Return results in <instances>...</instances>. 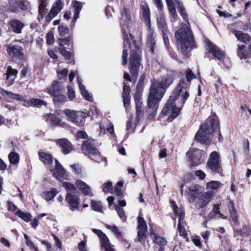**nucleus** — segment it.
<instances>
[{
	"instance_id": "f257e3e1",
	"label": "nucleus",
	"mask_w": 251,
	"mask_h": 251,
	"mask_svg": "<svg viewBox=\"0 0 251 251\" xmlns=\"http://www.w3.org/2000/svg\"><path fill=\"white\" fill-rule=\"evenodd\" d=\"M130 16L128 10L124 8L121 11V24L123 25L122 30L123 34L124 50L123 52V64H126L127 60V51L126 49L129 48L131 49V53L129 59L130 72L133 76L136 77L141 67V50L139 46L133 40L130 34L128 36V31L125 28V25L127 27L129 24ZM142 67V66H141Z\"/></svg>"
},
{
	"instance_id": "f03ea898",
	"label": "nucleus",
	"mask_w": 251,
	"mask_h": 251,
	"mask_svg": "<svg viewBox=\"0 0 251 251\" xmlns=\"http://www.w3.org/2000/svg\"><path fill=\"white\" fill-rule=\"evenodd\" d=\"M189 84L184 79L180 80L163 107L162 113L168 116V121H172L179 114L180 108L189 96Z\"/></svg>"
},
{
	"instance_id": "7ed1b4c3",
	"label": "nucleus",
	"mask_w": 251,
	"mask_h": 251,
	"mask_svg": "<svg viewBox=\"0 0 251 251\" xmlns=\"http://www.w3.org/2000/svg\"><path fill=\"white\" fill-rule=\"evenodd\" d=\"M175 75V73L170 72L157 80L152 81L149 95L150 105H154L156 107L157 101L160 100L166 89L173 83Z\"/></svg>"
},
{
	"instance_id": "20e7f679",
	"label": "nucleus",
	"mask_w": 251,
	"mask_h": 251,
	"mask_svg": "<svg viewBox=\"0 0 251 251\" xmlns=\"http://www.w3.org/2000/svg\"><path fill=\"white\" fill-rule=\"evenodd\" d=\"M176 38L179 43L182 52L185 53L192 48L196 47L192 32L188 24L185 25L180 28L175 34Z\"/></svg>"
},
{
	"instance_id": "39448f33",
	"label": "nucleus",
	"mask_w": 251,
	"mask_h": 251,
	"mask_svg": "<svg viewBox=\"0 0 251 251\" xmlns=\"http://www.w3.org/2000/svg\"><path fill=\"white\" fill-rule=\"evenodd\" d=\"M219 126L218 122L214 119L210 120L209 122L202 124L195 135V139L199 142L208 144L212 138L213 133Z\"/></svg>"
},
{
	"instance_id": "423d86ee",
	"label": "nucleus",
	"mask_w": 251,
	"mask_h": 251,
	"mask_svg": "<svg viewBox=\"0 0 251 251\" xmlns=\"http://www.w3.org/2000/svg\"><path fill=\"white\" fill-rule=\"evenodd\" d=\"M206 168L213 173H222V168L220 162V154L217 151H214L210 153L207 162Z\"/></svg>"
},
{
	"instance_id": "0eeeda50",
	"label": "nucleus",
	"mask_w": 251,
	"mask_h": 251,
	"mask_svg": "<svg viewBox=\"0 0 251 251\" xmlns=\"http://www.w3.org/2000/svg\"><path fill=\"white\" fill-rule=\"evenodd\" d=\"M186 155L191 160L193 166H198L201 164L206 157V154L203 151L192 149L187 151Z\"/></svg>"
},
{
	"instance_id": "6e6552de",
	"label": "nucleus",
	"mask_w": 251,
	"mask_h": 251,
	"mask_svg": "<svg viewBox=\"0 0 251 251\" xmlns=\"http://www.w3.org/2000/svg\"><path fill=\"white\" fill-rule=\"evenodd\" d=\"M64 112L71 122L79 126L84 125V117L81 113L70 109H66Z\"/></svg>"
},
{
	"instance_id": "1a4fd4ad",
	"label": "nucleus",
	"mask_w": 251,
	"mask_h": 251,
	"mask_svg": "<svg viewBox=\"0 0 251 251\" xmlns=\"http://www.w3.org/2000/svg\"><path fill=\"white\" fill-rule=\"evenodd\" d=\"M98 144L95 139L90 138L88 140L84 141L82 145V150L85 154L90 155H97L99 154L98 150L97 149Z\"/></svg>"
},
{
	"instance_id": "9d476101",
	"label": "nucleus",
	"mask_w": 251,
	"mask_h": 251,
	"mask_svg": "<svg viewBox=\"0 0 251 251\" xmlns=\"http://www.w3.org/2000/svg\"><path fill=\"white\" fill-rule=\"evenodd\" d=\"M7 54L12 58L22 59L24 57L23 48L17 45L11 44L6 45Z\"/></svg>"
},
{
	"instance_id": "9b49d317",
	"label": "nucleus",
	"mask_w": 251,
	"mask_h": 251,
	"mask_svg": "<svg viewBox=\"0 0 251 251\" xmlns=\"http://www.w3.org/2000/svg\"><path fill=\"white\" fill-rule=\"evenodd\" d=\"M138 238L140 242H142L146 238V232H147V226L144 219L139 214L138 217Z\"/></svg>"
},
{
	"instance_id": "f8f14e48",
	"label": "nucleus",
	"mask_w": 251,
	"mask_h": 251,
	"mask_svg": "<svg viewBox=\"0 0 251 251\" xmlns=\"http://www.w3.org/2000/svg\"><path fill=\"white\" fill-rule=\"evenodd\" d=\"M207 45L208 46L209 52L212 54L215 58L220 61H222L225 57V52L215 45L211 43L210 41L207 42Z\"/></svg>"
},
{
	"instance_id": "ddd939ff",
	"label": "nucleus",
	"mask_w": 251,
	"mask_h": 251,
	"mask_svg": "<svg viewBox=\"0 0 251 251\" xmlns=\"http://www.w3.org/2000/svg\"><path fill=\"white\" fill-rule=\"evenodd\" d=\"M62 3L61 0H57L52 5L50 12L46 17V21L50 22L61 10Z\"/></svg>"
},
{
	"instance_id": "4468645a",
	"label": "nucleus",
	"mask_w": 251,
	"mask_h": 251,
	"mask_svg": "<svg viewBox=\"0 0 251 251\" xmlns=\"http://www.w3.org/2000/svg\"><path fill=\"white\" fill-rule=\"evenodd\" d=\"M64 88L60 82L56 80L52 82L51 84L47 88V93L51 96L57 94L60 92H64Z\"/></svg>"
},
{
	"instance_id": "2eb2a0df",
	"label": "nucleus",
	"mask_w": 251,
	"mask_h": 251,
	"mask_svg": "<svg viewBox=\"0 0 251 251\" xmlns=\"http://www.w3.org/2000/svg\"><path fill=\"white\" fill-rule=\"evenodd\" d=\"M66 201L68 203L69 207L72 211H74L75 209H78L80 201L79 199L76 196L67 193Z\"/></svg>"
},
{
	"instance_id": "dca6fc26",
	"label": "nucleus",
	"mask_w": 251,
	"mask_h": 251,
	"mask_svg": "<svg viewBox=\"0 0 251 251\" xmlns=\"http://www.w3.org/2000/svg\"><path fill=\"white\" fill-rule=\"evenodd\" d=\"M9 25L11 28V30L17 34L21 33L25 26V24L18 19H13L10 21Z\"/></svg>"
},
{
	"instance_id": "f3484780",
	"label": "nucleus",
	"mask_w": 251,
	"mask_h": 251,
	"mask_svg": "<svg viewBox=\"0 0 251 251\" xmlns=\"http://www.w3.org/2000/svg\"><path fill=\"white\" fill-rule=\"evenodd\" d=\"M75 184L78 189L85 195L93 196L91 187L86 183L80 179H77Z\"/></svg>"
},
{
	"instance_id": "a211bd4d",
	"label": "nucleus",
	"mask_w": 251,
	"mask_h": 251,
	"mask_svg": "<svg viewBox=\"0 0 251 251\" xmlns=\"http://www.w3.org/2000/svg\"><path fill=\"white\" fill-rule=\"evenodd\" d=\"M65 175V170L63 168L59 162L57 160H55V168L53 172V176L57 179L61 180L62 179L64 178Z\"/></svg>"
},
{
	"instance_id": "6ab92c4d",
	"label": "nucleus",
	"mask_w": 251,
	"mask_h": 251,
	"mask_svg": "<svg viewBox=\"0 0 251 251\" xmlns=\"http://www.w3.org/2000/svg\"><path fill=\"white\" fill-rule=\"evenodd\" d=\"M57 144L62 148L64 153L68 154L72 150L71 143L66 139H60L57 140Z\"/></svg>"
},
{
	"instance_id": "aec40b11",
	"label": "nucleus",
	"mask_w": 251,
	"mask_h": 251,
	"mask_svg": "<svg viewBox=\"0 0 251 251\" xmlns=\"http://www.w3.org/2000/svg\"><path fill=\"white\" fill-rule=\"evenodd\" d=\"M228 208L232 222L235 226H238L239 224V222L238 219V214L237 211L235 209L234 204L232 201H230L228 202Z\"/></svg>"
},
{
	"instance_id": "412c9836",
	"label": "nucleus",
	"mask_w": 251,
	"mask_h": 251,
	"mask_svg": "<svg viewBox=\"0 0 251 251\" xmlns=\"http://www.w3.org/2000/svg\"><path fill=\"white\" fill-rule=\"evenodd\" d=\"M0 93L2 95L6 97L9 99L25 101L24 97L21 95L18 94H14L11 92L8 91L3 89H0Z\"/></svg>"
},
{
	"instance_id": "4be33fe9",
	"label": "nucleus",
	"mask_w": 251,
	"mask_h": 251,
	"mask_svg": "<svg viewBox=\"0 0 251 251\" xmlns=\"http://www.w3.org/2000/svg\"><path fill=\"white\" fill-rule=\"evenodd\" d=\"M18 74V71L16 69H13L11 66H9L7 67V70L5 75H6V79L8 80L10 77H13L12 80L9 82L8 85L10 86L13 83L15 78Z\"/></svg>"
},
{
	"instance_id": "5701e85b",
	"label": "nucleus",
	"mask_w": 251,
	"mask_h": 251,
	"mask_svg": "<svg viewBox=\"0 0 251 251\" xmlns=\"http://www.w3.org/2000/svg\"><path fill=\"white\" fill-rule=\"evenodd\" d=\"M233 33L237 39L243 43H247L251 40L250 35L243 33L241 31L234 30Z\"/></svg>"
},
{
	"instance_id": "b1692460",
	"label": "nucleus",
	"mask_w": 251,
	"mask_h": 251,
	"mask_svg": "<svg viewBox=\"0 0 251 251\" xmlns=\"http://www.w3.org/2000/svg\"><path fill=\"white\" fill-rule=\"evenodd\" d=\"M77 83L82 96L85 99V100L88 101L92 100L93 98L92 95L85 89V86L82 84V80L79 78H77Z\"/></svg>"
},
{
	"instance_id": "393cba45",
	"label": "nucleus",
	"mask_w": 251,
	"mask_h": 251,
	"mask_svg": "<svg viewBox=\"0 0 251 251\" xmlns=\"http://www.w3.org/2000/svg\"><path fill=\"white\" fill-rule=\"evenodd\" d=\"M212 194L209 192H206L202 195L199 200L200 207H203L208 203L212 197Z\"/></svg>"
},
{
	"instance_id": "a878e982",
	"label": "nucleus",
	"mask_w": 251,
	"mask_h": 251,
	"mask_svg": "<svg viewBox=\"0 0 251 251\" xmlns=\"http://www.w3.org/2000/svg\"><path fill=\"white\" fill-rule=\"evenodd\" d=\"M40 159L44 163L50 164L52 163V157L51 154L47 153L42 151H40L38 153Z\"/></svg>"
},
{
	"instance_id": "bb28decb",
	"label": "nucleus",
	"mask_w": 251,
	"mask_h": 251,
	"mask_svg": "<svg viewBox=\"0 0 251 251\" xmlns=\"http://www.w3.org/2000/svg\"><path fill=\"white\" fill-rule=\"evenodd\" d=\"M73 7L75 9L74 11V16L72 20L73 23H75L76 20L79 17V12L82 8V4L80 2L74 0L73 2Z\"/></svg>"
},
{
	"instance_id": "cd10ccee",
	"label": "nucleus",
	"mask_w": 251,
	"mask_h": 251,
	"mask_svg": "<svg viewBox=\"0 0 251 251\" xmlns=\"http://www.w3.org/2000/svg\"><path fill=\"white\" fill-rule=\"evenodd\" d=\"M63 93V92H60L52 97L54 103L61 104L66 101V97Z\"/></svg>"
},
{
	"instance_id": "c85d7f7f",
	"label": "nucleus",
	"mask_w": 251,
	"mask_h": 251,
	"mask_svg": "<svg viewBox=\"0 0 251 251\" xmlns=\"http://www.w3.org/2000/svg\"><path fill=\"white\" fill-rule=\"evenodd\" d=\"M157 21L159 26L160 27V28L162 29V32L163 33V38L164 40H165V35L164 34V32L167 29V24L166 22L165 17L163 15L160 14L157 17Z\"/></svg>"
},
{
	"instance_id": "c756f323",
	"label": "nucleus",
	"mask_w": 251,
	"mask_h": 251,
	"mask_svg": "<svg viewBox=\"0 0 251 251\" xmlns=\"http://www.w3.org/2000/svg\"><path fill=\"white\" fill-rule=\"evenodd\" d=\"M40 5L39 6V15L38 18H43L47 13L46 7L48 3L46 0H39Z\"/></svg>"
},
{
	"instance_id": "7c9ffc66",
	"label": "nucleus",
	"mask_w": 251,
	"mask_h": 251,
	"mask_svg": "<svg viewBox=\"0 0 251 251\" xmlns=\"http://www.w3.org/2000/svg\"><path fill=\"white\" fill-rule=\"evenodd\" d=\"M58 193L56 188H52L50 191L45 192L42 194V197L47 201L53 199Z\"/></svg>"
},
{
	"instance_id": "2f4dec72",
	"label": "nucleus",
	"mask_w": 251,
	"mask_h": 251,
	"mask_svg": "<svg viewBox=\"0 0 251 251\" xmlns=\"http://www.w3.org/2000/svg\"><path fill=\"white\" fill-rule=\"evenodd\" d=\"M100 239L101 246L104 248L105 251H109L114 249L112 246L110 244L109 241L105 235Z\"/></svg>"
},
{
	"instance_id": "473e14b6",
	"label": "nucleus",
	"mask_w": 251,
	"mask_h": 251,
	"mask_svg": "<svg viewBox=\"0 0 251 251\" xmlns=\"http://www.w3.org/2000/svg\"><path fill=\"white\" fill-rule=\"evenodd\" d=\"M142 9L143 10V16L147 23V24L149 26L150 25V11L148 6L146 5H143L142 6Z\"/></svg>"
},
{
	"instance_id": "72a5a7b5",
	"label": "nucleus",
	"mask_w": 251,
	"mask_h": 251,
	"mask_svg": "<svg viewBox=\"0 0 251 251\" xmlns=\"http://www.w3.org/2000/svg\"><path fill=\"white\" fill-rule=\"evenodd\" d=\"M8 159L11 164H17L20 160L19 154L15 152H11L8 155Z\"/></svg>"
},
{
	"instance_id": "f704fd0d",
	"label": "nucleus",
	"mask_w": 251,
	"mask_h": 251,
	"mask_svg": "<svg viewBox=\"0 0 251 251\" xmlns=\"http://www.w3.org/2000/svg\"><path fill=\"white\" fill-rule=\"evenodd\" d=\"M15 214L25 222L29 221L31 218V216L30 214L24 212L20 210H17L15 212Z\"/></svg>"
},
{
	"instance_id": "c9c22d12",
	"label": "nucleus",
	"mask_w": 251,
	"mask_h": 251,
	"mask_svg": "<svg viewBox=\"0 0 251 251\" xmlns=\"http://www.w3.org/2000/svg\"><path fill=\"white\" fill-rule=\"evenodd\" d=\"M166 1L170 14L174 17V18H176V9L174 6L173 0H166Z\"/></svg>"
},
{
	"instance_id": "e433bc0d",
	"label": "nucleus",
	"mask_w": 251,
	"mask_h": 251,
	"mask_svg": "<svg viewBox=\"0 0 251 251\" xmlns=\"http://www.w3.org/2000/svg\"><path fill=\"white\" fill-rule=\"evenodd\" d=\"M51 125L53 126H64L65 124L58 117L51 115Z\"/></svg>"
},
{
	"instance_id": "4c0bfd02",
	"label": "nucleus",
	"mask_w": 251,
	"mask_h": 251,
	"mask_svg": "<svg viewBox=\"0 0 251 251\" xmlns=\"http://www.w3.org/2000/svg\"><path fill=\"white\" fill-rule=\"evenodd\" d=\"M19 0H10L9 1V9L12 12L16 13L19 9Z\"/></svg>"
},
{
	"instance_id": "58836bf2",
	"label": "nucleus",
	"mask_w": 251,
	"mask_h": 251,
	"mask_svg": "<svg viewBox=\"0 0 251 251\" xmlns=\"http://www.w3.org/2000/svg\"><path fill=\"white\" fill-rule=\"evenodd\" d=\"M91 207L95 211L102 212L103 206L100 201H92L91 202Z\"/></svg>"
},
{
	"instance_id": "ea45409f",
	"label": "nucleus",
	"mask_w": 251,
	"mask_h": 251,
	"mask_svg": "<svg viewBox=\"0 0 251 251\" xmlns=\"http://www.w3.org/2000/svg\"><path fill=\"white\" fill-rule=\"evenodd\" d=\"M159 101H157V102H156V107H155V106H154V105H150V101H149V97L148 98V106H149V107L150 109H151V113L150 114H149V116H148V118L149 119H152L154 116L155 115H156V111L158 107V102H159Z\"/></svg>"
},
{
	"instance_id": "a19ab883",
	"label": "nucleus",
	"mask_w": 251,
	"mask_h": 251,
	"mask_svg": "<svg viewBox=\"0 0 251 251\" xmlns=\"http://www.w3.org/2000/svg\"><path fill=\"white\" fill-rule=\"evenodd\" d=\"M222 185L218 181H211L207 183V188L210 190H216Z\"/></svg>"
},
{
	"instance_id": "79ce46f5",
	"label": "nucleus",
	"mask_w": 251,
	"mask_h": 251,
	"mask_svg": "<svg viewBox=\"0 0 251 251\" xmlns=\"http://www.w3.org/2000/svg\"><path fill=\"white\" fill-rule=\"evenodd\" d=\"M105 227L106 228L111 230L115 235L119 236L121 235V232L120 231V229L116 225H113L111 226L106 224Z\"/></svg>"
},
{
	"instance_id": "37998d69",
	"label": "nucleus",
	"mask_w": 251,
	"mask_h": 251,
	"mask_svg": "<svg viewBox=\"0 0 251 251\" xmlns=\"http://www.w3.org/2000/svg\"><path fill=\"white\" fill-rule=\"evenodd\" d=\"M237 54L238 57L240 58V59L245 58L246 54V50L245 47L244 45L240 46L238 45V49L237 50Z\"/></svg>"
},
{
	"instance_id": "c03bdc74",
	"label": "nucleus",
	"mask_w": 251,
	"mask_h": 251,
	"mask_svg": "<svg viewBox=\"0 0 251 251\" xmlns=\"http://www.w3.org/2000/svg\"><path fill=\"white\" fill-rule=\"evenodd\" d=\"M31 104L35 106H41L42 105H46L47 102L42 100L32 98L30 100Z\"/></svg>"
},
{
	"instance_id": "a18cd8bd",
	"label": "nucleus",
	"mask_w": 251,
	"mask_h": 251,
	"mask_svg": "<svg viewBox=\"0 0 251 251\" xmlns=\"http://www.w3.org/2000/svg\"><path fill=\"white\" fill-rule=\"evenodd\" d=\"M62 186L66 189L68 193L71 194V193H75V186L69 182H63L62 183Z\"/></svg>"
},
{
	"instance_id": "49530a36",
	"label": "nucleus",
	"mask_w": 251,
	"mask_h": 251,
	"mask_svg": "<svg viewBox=\"0 0 251 251\" xmlns=\"http://www.w3.org/2000/svg\"><path fill=\"white\" fill-rule=\"evenodd\" d=\"M59 35L64 37L69 33V30L66 25H61L58 27Z\"/></svg>"
},
{
	"instance_id": "de8ad7c7",
	"label": "nucleus",
	"mask_w": 251,
	"mask_h": 251,
	"mask_svg": "<svg viewBox=\"0 0 251 251\" xmlns=\"http://www.w3.org/2000/svg\"><path fill=\"white\" fill-rule=\"evenodd\" d=\"M58 50H59L60 52L62 54V55H63L65 58H66L67 59H70V58H71L70 53L68 51L66 50L65 48L64 47H62V44L59 45Z\"/></svg>"
},
{
	"instance_id": "09e8293b",
	"label": "nucleus",
	"mask_w": 251,
	"mask_h": 251,
	"mask_svg": "<svg viewBox=\"0 0 251 251\" xmlns=\"http://www.w3.org/2000/svg\"><path fill=\"white\" fill-rule=\"evenodd\" d=\"M155 43L156 40H155V37L152 34H151L148 40V44L150 48V50L151 52H153V46Z\"/></svg>"
},
{
	"instance_id": "8fccbe9b",
	"label": "nucleus",
	"mask_w": 251,
	"mask_h": 251,
	"mask_svg": "<svg viewBox=\"0 0 251 251\" xmlns=\"http://www.w3.org/2000/svg\"><path fill=\"white\" fill-rule=\"evenodd\" d=\"M174 209L175 213L179 217V222H181L184 218V212L182 210L178 209L176 205L174 206Z\"/></svg>"
},
{
	"instance_id": "3c124183",
	"label": "nucleus",
	"mask_w": 251,
	"mask_h": 251,
	"mask_svg": "<svg viewBox=\"0 0 251 251\" xmlns=\"http://www.w3.org/2000/svg\"><path fill=\"white\" fill-rule=\"evenodd\" d=\"M176 2L178 4V10L180 14L183 17L185 20L187 18L186 14L185 13V9L184 7L177 0H175Z\"/></svg>"
},
{
	"instance_id": "603ef678",
	"label": "nucleus",
	"mask_w": 251,
	"mask_h": 251,
	"mask_svg": "<svg viewBox=\"0 0 251 251\" xmlns=\"http://www.w3.org/2000/svg\"><path fill=\"white\" fill-rule=\"evenodd\" d=\"M19 9L22 10H26L28 6V2L26 0H19Z\"/></svg>"
},
{
	"instance_id": "864d4df0",
	"label": "nucleus",
	"mask_w": 251,
	"mask_h": 251,
	"mask_svg": "<svg viewBox=\"0 0 251 251\" xmlns=\"http://www.w3.org/2000/svg\"><path fill=\"white\" fill-rule=\"evenodd\" d=\"M188 194L194 198L197 197L199 194L197 187L195 186L190 187L189 189Z\"/></svg>"
},
{
	"instance_id": "5fc2aeb1",
	"label": "nucleus",
	"mask_w": 251,
	"mask_h": 251,
	"mask_svg": "<svg viewBox=\"0 0 251 251\" xmlns=\"http://www.w3.org/2000/svg\"><path fill=\"white\" fill-rule=\"evenodd\" d=\"M47 43L49 45H52L54 42V35L52 32H49L46 35Z\"/></svg>"
},
{
	"instance_id": "6e6d98bb",
	"label": "nucleus",
	"mask_w": 251,
	"mask_h": 251,
	"mask_svg": "<svg viewBox=\"0 0 251 251\" xmlns=\"http://www.w3.org/2000/svg\"><path fill=\"white\" fill-rule=\"evenodd\" d=\"M67 96L71 100H73L75 98V92L73 89L69 86H67Z\"/></svg>"
},
{
	"instance_id": "4d7b16f0",
	"label": "nucleus",
	"mask_w": 251,
	"mask_h": 251,
	"mask_svg": "<svg viewBox=\"0 0 251 251\" xmlns=\"http://www.w3.org/2000/svg\"><path fill=\"white\" fill-rule=\"evenodd\" d=\"M72 40V39L71 37H68L63 39H60L59 40V45L62 44V47H63L64 45L69 46L71 44Z\"/></svg>"
},
{
	"instance_id": "13d9d810",
	"label": "nucleus",
	"mask_w": 251,
	"mask_h": 251,
	"mask_svg": "<svg viewBox=\"0 0 251 251\" xmlns=\"http://www.w3.org/2000/svg\"><path fill=\"white\" fill-rule=\"evenodd\" d=\"M68 74L67 69H63L57 73V76L59 79H61L67 76Z\"/></svg>"
},
{
	"instance_id": "bf43d9fd",
	"label": "nucleus",
	"mask_w": 251,
	"mask_h": 251,
	"mask_svg": "<svg viewBox=\"0 0 251 251\" xmlns=\"http://www.w3.org/2000/svg\"><path fill=\"white\" fill-rule=\"evenodd\" d=\"M187 81L189 82L195 78V75L190 69H188L186 72Z\"/></svg>"
},
{
	"instance_id": "052dcab7",
	"label": "nucleus",
	"mask_w": 251,
	"mask_h": 251,
	"mask_svg": "<svg viewBox=\"0 0 251 251\" xmlns=\"http://www.w3.org/2000/svg\"><path fill=\"white\" fill-rule=\"evenodd\" d=\"M112 189V184L111 182H107L104 184L103 187V191L105 193L110 192Z\"/></svg>"
},
{
	"instance_id": "680f3d73",
	"label": "nucleus",
	"mask_w": 251,
	"mask_h": 251,
	"mask_svg": "<svg viewBox=\"0 0 251 251\" xmlns=\"http://www.w3.org/2000/svg\"><path fill=\"white\" fill-rule=\"evenodd\" d=\"M134 100L136 103V106H142V102L141 101V97L139 93H136L134 96Z\"/></svg>"
},
{
	"instance_id": "e2e57ef3",
	"label": "nucleus",
	"mask_w": 251,
	"mask_h": 251,
	"mask_svg": "<svg viewBox=\"0 0 251 251\" xmlns=\"http://www.w3.org/2000/svg\"><path fill=\"white\" fill-rule=\"evenodd\" d=\"M72 170L77 175H79L81 173V167L78 164H74L71 166Z\"/></svg>"
},
{
	"instance_id": "0e129e2a",
	"label": "nucleus",
	"mask_w": 251,
	"mask_h": 251,
	"mask_svg": "<svg viewBox=\"0 0 251 251\" xmlns=\"http://www.w3.org/2000/svg\"><path fill=\"white\" fill-rule=\"evenodd\" d=\"M115 209L117 211L118 216L121 218H123L125 216V212L124 209L120 207L119 206L116 205Z\"/></svg>"
},
{
	"instance_id": "69168bd1",
	"label": "nucleus",
	"mask_w": 251,
	"mask_h": 251,
	"mask_svg": "<svg viewBox=\"0 0 251 251\" xmlns=\"http://www.w3.org/2000/svg\"><path fill=\"white\" fill-rule=\"evenodd\" d=\"M195 175L201 179H203L205 177V174L201 170H197L195 172Z\"/></svg>"
},
{
	"instance_id": "338daca9",
	"label": "nucleus",
	"mask_w": 251,
	"mask_h": 251,
	"mask_svg": "<svg viewBox=\"0 0 251 251\" xmlns=\"http://www.w3.org/2000/svg\"><path fill=\"white\" fill-rule=\"evenodd\" d=\"M123 102L125 106L126 105H128L130 103V95H123Z\"/></svg>"
},
{
	"instance_id": "774afa93",
	"label": "nucleus",
	"mask_w": 251,
	"mask_h": 251,
	"mask_svg": "<svg viewBox=\"0 0 251 251\" xmlns=\"http://www.w3.org/2000/svg\"><path fill=\"white\" fill-rule=\"evenodd\" d=\"M41 243L43 245H44L47 249V251H51L52 249V245L50 243H49L48 241L46 240H42L41 241Z\"/></svg>"
}]
</instances>
